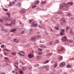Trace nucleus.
Segmentation results:
<instances>
[{
	"label": "nucleus",
	"instance_id": "obj_31",
	"mask_svg": "<svg viewBox=\"0 0 74 74\" xmlns=\"http://www.w3.org/2000/svg\"><path fill=\"white\" fill-rule=\"evenodd\" d=\"M68 4H70V5H71L72 4H73V3L72 2H68Z\"/></svg>",
	"mask_w": 74,
	"mask_h": 74
},
{
	"label": "nucleus",
	"instance_id": "obj_62",
	"mask_svg": "<svg viewBox=\"0 0 74 74\" xmlns=\"http://www.w3.org/2000/svg\"><path fill=\"white\" fill-rule=\"evenodd\" d=\"M63 74H67V73L65 72L63 73Z\"/></svg>",
	"mask_w": 74,
	"mask_h": 74
},
{
	"label": "nucleus",
	"instance_id": "obj_16",
	"mask_svg": "<svg viewBox=\"0 0 74 74\" xmlns=\"http://www.w3.org/2000/svg\"><path fill=\"white\" fill-rule=\"evenodd\" d=\"M62 21L64 23H66V20L64 18H63L62 19Z\"/></svg>",
	"mask_w": 74,
	"mask_h": 74
},
{
	"label": "nucleus",
	"instance_id": "obj_63",
	"mask_svg": "<svg viewBox=\"0 0 74 74\" xmlns=\"http://www.w3.org/2000/svg\"><path fill=\"white\" fill-rule=\"evenodd\" d=\"M73 18H74L71 17V19H73Z\"/></svg>",
	"mask_w": 74,
	"mask_h": 74
},
{
	"label": "nucleus",
	"instance_id": "obj_58",
	"mask_svg": "<svg viewBox=\"0 0 74 74\" xmlns=\"http://www.w3.org/2000/svg\"><path fill=\"white\" fill-rule=\"evenodd\" d=\"M12 73H15V71H12Z\"/></svg>",
	"mask_w": 74,
	"mask_h": 74
},
{
	"label": "nucleus",
	"instance_id": "obj_53",
	"mask_svg": "<svg viewBox=\"0 0 74 74\" xmlns=\"http://www.w3.org/2000/svg\"><path fill=\"white\" fill-rule=\"evenodd\" d=\"M55 29H56V30H59V28H58V27H56L55 28Z\"/></svg>",
	"mask_w": 74,
	"mask_h": 74
},
{
	"label": "nucleus",
	"instance_id": "obj_64",
	"mask_svg": "<svg viewBox=\"0 0 74 74\" xmlns=\"http://www.w3.org/2000/svg\"><path fill=\"white\" fill-rule=\"evenodd\" d=\"M15 73V74H18V73H17V72H16Z\"/></svg>",
	"mask_w": 74,
	"mask_h": 74
},
{
	"label": "nucleus",
	"instance_id": "obj_3",
	"mask_svg": "<svg viewBox=\"0 0 74 74\" xmlns=\"http://www.w3.org/2000/svg\"><path fill=\"white\" fill-rule=\"evenodd\" d=\"M38 26V24H34V22L33 21L32 24V27H36Z\"/></svg>",
	"mask_w": 74,
	"mask_h": 74
},
{
	"label": "nucleus",
	"instance_id": "obj_27",
	"mask_svg": "<svg viewBox=\"0 0 74 74\" xmlns=\"http://www.w3.org/2000/svg\"><path fill=\"white\" fill-rule=\"evenodd\" d=\"M40 48H45V47L43 45H40Z\"/></svg>",
	"mask_w": 74,
	"mask_h": 74
},
{
	"label": "nucleus",
	"instance_id": "obj_11",
	"mask_svg": "<svg viewBox=\"0 0 74 74\" xmlns=\"http://www.w3.org/2000/svg\"><path fill=\"white\" fill-rule=\"evenodd\" d=\"M39 3H40V1H36L34 2V5H38Z\"/></svg>",
	"mask_w": 74,
	"mask_h": 74
},
{
	"label": "nucleus",
	"instance_id": "obj_26",
	"mask_svg": "<svg viewBox=\"0 0 74 74\" xmlns=\"http://www.w3.org/2000/svg\"><path fill=\"white\" fill-rule=\"evenodd\" d=\"M6 15H8V17H10V13L7 12V13H6Z\"/></svg>",
	"mask_w": 74,
	"mask_h": 74
},
{
	"label": "nucleus",
	"instance_id": "obj_46",
	"mask_svg": "<svg viewBox=\"0 0 74 74\" xmlns=\"http://www.w3.org/2000/svg\"><path fill=\"white\" fill-rule=\"evenodd\" d=\"M12 18H10L9 19V21H12Z\"/></svg>",
	"mask_w": 74,
	"mask_h": 74
},
{
	"label": "nucleus",
	"instance_id": "obj_35",
	"mask_svg": "<svg viewBox=\"0 0 74 74\" xmlns=\"http://www.w3.org/2000/svg\"><path fill=\"white\" fill-rule=\"evenodd\" d=\"M20 53H23V54H25V52H24V51H20Z\"/></svg>",
	"mask_w": 74,
	"mask_h": 74
},
{
	"label": "nucleus",
	"instance_id": "obj_12",
	"mask_svg": "<svg viewBox=\"0 0 74 74\" xmlns=\"http://www.w3.org/2000/svg\"><path fill=\"white\" fill-rule=\"evenodd\" d=\"M18 62H16L14 63V66H15L16 68H18Z\"/></svg>",
	"mask_w": 74,
	"mask_h": 74
},
{
	"label": "nucleus",
	"instance_id": "obj_25",
	"mask_svg": "<svg viewBox=\"0 0 74 74\" xmlns=\"http://www.w3.org/2000/svg\"><path fill=\"white\" fill-rule=\"evenodd\" d=\"M70 33L71 34H74V32L72 30L70 31Z\"/></svg>",
	"mask_w": 74,
	"mask_h": 74
},
{
	"label": "nucleus",
	"instance_id": "obj_42",
	"mask_svg": "<svg viewBox=\"0 0 74 74\" xmlns=\"http://www.w3.org/2000/svg\"><path fill=\"white\" fill-rule=\"evenodd\" d=\"M24 32H25V31H22L21 32V34H22L24 33Z\"/></svg>",
	"mask_w": 74,
	"mask_h": 74
},
{
	"label": "nucleus",
	"instance_id": "obj_51",
	"mask_svg": "<svg viewBox=\"0 0 74 74\" xmlns=\"http://www.w3.org/2000/svg\"><path fill=\"white\" fill-rule=\"evenodd\" d=\"M69 42H70V43H72V40H69Z\"/></svg>",
	"mask_w": 74,
	"mask_h": 74
},
{
	"label": "nucleus",
	"instance_id": "obj_6",
	"mask_svg": "<svg viewBox=\"0 0 74 74\" xmlns=\"http://www.w3.org/2000/svg\"><path fill=\"white\" fill-rule=\"evenodd\" d=\"M34 56V55L32 53L29 54L28 55V57L29 58H33Z\"/></svg>",
	"mask_w": 74,
	"mask_h": 74
},
{
	"label": "nucleus",
	"instance_id": "obj_59",
	"mask_svg": "<svg viewBox=\"0 0 74 74\" xmlns=\"http://www.w3.org/2000/svg\"><path fill=\"white\" fill-rule=\"evenodd\" d=\"M3 53L4 55H6L7 54H6V53H5V52H4Z\"/></svg>",
	"mask_w": 74,
	"mask_h": 74
},
{
	"label": "nucleus",
	"instance_id": "obj_20",
	"mask_svg": "<svg viewBox=\"0 0 74 74\" xmlns=\"http://www.w3.org/2000/svg\"><path fill=\"white\" fill-rule=\"evenodd\" d=\"M32 32H33V29H30L29 30V33L30 34H31V33H32Z\"/></svg>",
	"mask_w": 74,
	"mask_h": 74
},
{
	"label": "nucleus",
	"instance_id": "obj_40",
	"mask_svg": "<svg viewBox=\"0 0 74 74\" xmlns=\"http://www.w3.org/2000/svg\"><path fill=\"white\" fill-rule=\"evenodd\" d=\"M40 37H41V36H40L38 35L37 36V38H40Z\"/></svg>",
	"mask_w": 74,
	"mask_h": 74
},
{
	"label": "nucleus",
	"instance_id": "obj_60",
	"mask_svg": "<svg viewBox=\"0 0 74 74\" xmlns=\"http://www.w3.org/2000/svg\"><path fill=\"white\" fill-rule=\"evenodd\" d=\"M0 26H1V27H2V28H3V27H3V26H2V25H0Z\"/></svg>",
	"mask_w": 74,
	"mask_h": 74
},
{
	"label": "nucleus",
	"instance_id": "obj_41",
	"mask_svg": "<svg viewBox=\"0 0 74 74\" xmlns=\"http://www.w3.org/2000/svg\"><path fill=\"white\" fill-rule=\"evenodd\" d=\"M33 22V20H29V23H31V22Z\"/></svg>",
	"mask_w": 74,
	"mask_h": 74
},
{
	"label": "nucleus",
	"instance_id": "obj_32",
	"mask_svg": "<svg viewBox=\"0 0 74 74\" xmlns=\"http://www.w3.org/2000/svg\"><path fill=\"white\" fill-rule=\"evenodd\" d=\"M53 42H51L50 43H49V45H51L52 44L53 45Z\"/></svg>",
	"mask_w": 74,
	"mask_h": 74
},
{
	"label": "nucleus",
	"instance_id": "obj_7",
	"mask_svg": "<svg viewBox=\"0 0 74 74\" xmlns=\"http://www.w3.org/2000/svg\"><path fill=\"white\" fill-rule=\"evenodd\" d=\"M59 42V40L56 39L55 40L54 42H53V45H55L58 44Z\"/></svg>",
	"mask_w": 74,
	"mask_h": 74
},
{
	"label": "nucleus",
	"instance_id": "obj_49",
	"mask_svg": "<svg viewBox=\"0 0 74 74\" xmlns=\"http://www.w3.org/2000/svg\"><path fill=\"white\" fill-rule=\"evenodd\" d=\"M8 26H12V23H11L8 24Z\"/></svg>",
	"mask_w": 74,
	"mask_h": 74
},
{
	"label": "nucleus",
	"instance_id": "obj_48",
	"mask_svg": "<svg viewBox=\"0 0 74 74\" xmlns=\"http://www.w3.org/2000/svg\"><path fill=\"white\" fill-rule=\"evenodd\" d=\"M69 27H67L66 28V30H69Z\"/></svg>",
	"mask_w": 74,
	"mask_h": 74
},
{
	"label": "nucleus",
	"instance_id": "obj_23",
	"mask_svg": "<svg viewBox=\"0 0 74 74\" xmlns=\"http://www.w3.org/2000/svg\"><path fill=\"white\" fill-rule=\"evenodd\" d=\"M49 61L48 60H47L46 61H45L44 62V64H46V63H48V62H49Z\"/></svg>",
	"mask_w": 74,
	"mask_h": 74
},
{
	"label": "nucleus",
	"instance_id": "obj_61",
	"mask_svg": "<svg viewBox=\"0 0 74 74\" xmlns=\"http://www.w3.org/2000/svg\"><path fill=\"white\" fill-rule=\"evenodd\" d=\"M5 26H8V24H5Z\"/></svg>",
	"mask_w": 74,
	"mask_h": 74
},
{
	"label": "nucleus",
	"instance_id": "obj_45",
	"mask_svg": "<svg viewBox=\"0 0 74 74\" xmlns=\"http://www.w3.org/2000/svg\"><path fill=\"white\" fill-rule=\"evenodd\" d=\"M1 48H3L4 47V45H1Z\"/></svg>",
	"mask_w": 74,
	"mask_h": 74
},
{
	"label": "nucleus",
	"instance_id": "obj_13",
	"mask_svg": "<svg viewBox=\"0 0 74 74\" xmlns=\"http://www.w3.org/2000/svg\"><path fill=\"white\" fill-rule=\"evenodd\" d=\"M13 41L15 42H18L19 40L16 38L14 39L13 40Z\"/></svg>",
	"mask_w": 74,
	"mask_h": 74
},
{
	"label": "nucleus",
	"instance_id": "obj_8",
	"mask_svg": "<svg viewBox=\"0 0 74 74\" xmlns=\"http://www.w3.org/2000/svg\"><path fill=\"white\" fill-rule=\"evenodd\" d=\"M31 40H33L34 41H35L37 40V38H36V36H34L32 37L31 38Z\"/></svg>",
	"mask_w": 74,
	"mask_h": 74
},
{
	"label": "nucleus",
	"instance_id": "obj_34",
	"mask_svg": "<svg viewBox=\"0 0 74 74\" xmlns=\"http://www.w3.org/2000/svg\"><path fill=\"white\" fill-rule=\"evenodd\" d=\"M17 4L18 7H21V3H18Z\"/></svg>",
	"mask_w": 74,
	"mask_h": 74
},
{
	"label": "nucleus",
	"instance_id": "obj_4",
	"mask_svg": "<svg viewBox=\"0 0 74 74\" xmlns=\"http://www.w3.org/2000/svg\"><path fill=\"white\" fill-rule=\"evenodd\" d=\"M66 65V64H65V62H61L59 66L60 67H61L63 66H65Z\"/></svg>",
	"mask_w": 74,
	"mask_h": 74
},
{
	"label": "nucleus",
	"instance_id": "obj_43",
	"mask_svg": "<svg viewBox=\"0 0 74 74\" xmlns=\"http://www.w3.org/2000/svg\"><path fill=\"white\" fill-rule=\"evenodd\" d=\"M20 74H23V73L22 71H20Z\"/></svg>",
	"mask_w": 74,
	"mask_h": 74
},
{
	"label": "nucleus",
	"instance_id": "obj_38",
	"mask_svg": "<svg viewBox=\"0 0 74 74\" xmlns=\"http://www.w3.org/2000/svg\"><path fill=\"white\" fill-rule=\"evenodd\" d=\"M64 34V32H61L60 33V34L61 36H63V34Z\"/></svg>",
	"mask_w": 74,
	"mask_h": 74
},
{
	"label": "nucleus",
	"instance_id": "obj_17",
	"mask_svg": "<svg viewBox=\"0 0 74 74\" xmlns=\"http://www.w3.org/2000/svg\"><path fill=\"white\" fill-rule=\"evenodd\" d=\"M4 51H6V52H11V50H8L7 49H4Z\"/></svg>",
	"mask_w": 74,
	"mask_h": 74
},
{
	"label": "nucleus",
	"instance_id": "obj_39",
	"mask_svg": "<svg viewBox=\"0 0 74 74\" xmlns=\"http://www.w3.org/2000/svg\"><path fill=\"white\" fill-rule=\"evenodd\" d=\"M52 53H49V54H47V56H51V55H52Z\"/></svg>",
	"mask_w": 74,
	"mask_h": 74
},
{
	"label": "nucleus",
	"instance_id": "obj_44",
	"mask_svg": "<svg viewBox=\"0 0 74 74\" xmlns=\"http://www.w3.org/2000/svg\"><path fill=\"white\" fill-rule=\"evenodd\" d=\"M38 55H41L42 54V52H39L38 53Z\"/></svg>",
	"mask_w": 74,
	"mask_h": 74
},
{
	"label": "nucleus",
	"instance_id": "obj_21",
	"mask_svg": "<svg viewBox=\"0 0 74 74\" xmlns=\"http://www.w3.org/2000/svg\"><path fill=\"white\" fill-rule=\"evenodd\" d=\"M16 29H14L11 30V32H16Z\"/></svg>",
	"mask_w": 74,
	"mask_h": 74
},
{
	"label": "nucleus",
	"instance_id": "obj_24",
	"mask_svg": "<svg viewBox=\"0 0 74 74\" xmlns=\"http://www.w3.org/2000/svg\"><path fill=\"white\" fill-rule=\"evenodd\" d=\"M4 59L5 60V61H6V62H8V58L7 57H5Z\"/></svg>",
	"mask_w": 74,
	"mask_h": 74
},
{
	"label": "nucleus",
	"instance_id": "obj_15",
	"mask_svg": "<svg viewBox=\"0 0 74 74\" xmlns=\"http://www.w3.org/2000/svg\"><path fill=\"white\" fill-rule=\"evenodd\" d=\"M45 68H46V70H47V71H48L49 70V69L47 66H43L42 67L43 69H45Z\"/></svg>",
	"mask_w": 74,
	"mask_h": 74
},
{
	"label": "nucleus",
	"instance_id": "obj_10",
	"mask_svg": "<svg viewBox=\"0 0 74 74\" xmlns=\"http://www.w3.org/2000/svg\"><path fill=\"white\" fill-rule=\"evenodd\" d=\"M14 4H15V2L14 1H13V3L10 2L9 3V4L8 5V6L9 7H11V6H12V5H14Z\"/></svg>",
	"mask_w": 74,
	"mask_h": 74
},
{
	"label": "nucleus",
	"instance_id": "obj_30",
	"mask_svg": "<svg viewBox=\"0 0 74 74\" xmlns=\"http://www.w3.org/2000/svg\"><path fill=\"white\" fill-rule=\"evenodd\" d=\"M46 2H47V1H42V2H41V4H45V3H46Z\"/></svg>",
	"mask_w": 74,
	"mask_h": 74
},
{
	"label": "nucleus",
	"instance_id": "obj_52",
	"mask_svg": "<svg viewBox=\"0 0 74 74\" xmlns=\"http://www.w3.org/2000/svg\"><path fill=\"white\" fill-rule=\"evenodd\" d=\"M61 51H63V50H64V48H63V47H61Z\"/></svg>",
	"mask_w": 74,
	"mask_h": 74
},
{
	"label": "nucleus",
	"instance_id": "obj_37",
	"mask_svg": "<svg viewBox=\"0 0 74 74\" xmlns=\"http://www.w3.org/2000/svg\"><path fill=\"white\" fill-rule=\"evenodd\" d=\"M67 66L68 68H71V65L69 64L67 65Z\"/></svg>",
	"mask_w": 74,
	"mask_h": 74
},
{
	"label": "nucleus",
	"instance_id": "obj_5",
	"mask_svg": "<svg viewBox=\"0 0 74 74\" xmlns=\"http://www.w3.org/2000/svg\"><path fill=\"white\" fill-rule=\"evenodd\" d=\"M67 40V37L66 36H64L62 38L61 40L62 41H66Z\"/></svg>",
	"mask_w": 74,
	"mask_h": 74
},
{
	"label": "nucleus",
	"instance_id": "obj_57",
	"mask_svg": "<svg viewBox=\"0 0 74 74\" xmlns=\"http://www.w3.org/2000/svg\"><path fill=\"white\" fill-rule=\"evenodd\" d=\"M58 51H59V52H61V51H62V50L60 49H59L58 50Z\"/></svg>",
	"mask_w": 74,
	"mask_h": 74
},
{
	"label": "nucleus",
	"instance_id": "obj_54",
	"mask_svg": "<svg viewBox=\"0 0 74 74\" xmlns=\"http://www.w3.org/2000/svg\"><path fill=\"white\" fill-rule=\"evenodd\" d=\"M61 31H62V32H65V30L64 29H62Z\"/></svg>",
	"mask_w": 74,
	"mask_h": 74
},
{
	"label": "nucleus",
	"instance_id": "obj_55",
	"mask_svg": "<svg viewBox=\"0 0 74 74\" xmlns=\"http://www.w3.org/2000/svg\"><path fill=\"white\" fill-rule=\"evenodd\" d=\"M38 27L39 28H41V26L40 25H38Z\"/></svg>",
	"mask_w": 74,
	"mask_h": 74
},
{
	"label": "nucleus",
	"instance_id": "obj_14",
	"mask_svg": "<svg viewBox=\"0 0 74 74\" xmlns=\"http://www.w3.org/2000/svg\"><path fill=\"white\" fill-rule=\"evenodd\" d=\"M11 54L12 55H14L15 56L16 55V52H12L11 53Z\"/></svg>",
	"mask_w": 74,
	"mask_h": 74
},
{
	"label": "nucleus",
	"instance_id": "obj_29",
	"mask_svg": "<svg viewBox=\"0 0 74 74\" xmlns=\"http://www.w3.org/2000/svg\"><path fill=\"white\" fill-rule=\"evenodd\" d=\"M18 55H20V56H24V55H22L21 54V53H20L19 52H18Z\"/></svg>",
	"mask_w": 74,
	"mask_h": 74
},
{
	"label": "nucleus",
	"instance_id": "obj_22",
	"mask_svg": "<svg viewBox=\"0 0 74 74\" xmlns=\"http://www.w3.org/2000/svg\"><path fill=\"white\" fill-rule=\"evenodd\" d=\"M58 66V65L56 63H55L53 65V66L55 68H56Z\"/></svg>",
	"mask_w": 74,
	"mask_h": 74
},
{
	"label": "nucleus",
	"instance_id": "obj_9",
	"mask_svg": "<svg viewBox=\"0 0 74 74\" xmlns=\"http://www.w3.org/2000/svg\"><path fill=\"white\" fill-rule=\"evenodd\" d=\"M26 12V10H25L24 9H22L20 11V12L22 14L23 13H24Z\"/></svg>",
	"mask_w": 74,
	"mask_h": 74
},
{
	"label": "nucleus",
	"instance_id": "obj_18",
	"mask_svg": "<svg viewBox=\"0 0 74 74\" xmlns=\"http://www.w3.org/2000/svg\"><path fill=\"white\" fill-rule=\"evenodd\" d=\"M11 23H12V24H14V25H15V20H13L12 22H11Z\"/></svg>",
	"mask_w": 74,
	"mask_h": 74
},
{
	"label": "nucleus",
	"instance_id": "obj_47",
	"mask_svg": "<svg viewBox=\"0 0 74 74\" xmlns=\"http://www.w3.org/2000/svg\"><path fill=\"white\" fill-rule=\"evenodd\" d=\"M38 51H42V49H41L38 48Z\"/></svg>",
	"mask_w": 74,
	"mask_h": 74
},
{
	"label": "nucleus",
	"instance_id": "obj_1",
	"mask_svg": "<svg viewBox=\"0 0 74 74\" xmlns=\"http://www.w3.org/2000/svg\"><path fill=\"white\" fill-rule=\"evenodd\" d=\"M60 7L63 10H66V11H67V10H68V9L69 8V6L63 3L61 4Z\"/></svg>",
	"mask_w": 74,
	"mask_h": 74
},
{
	"label": "nucleus",
	"instance_id": "obj_28",
	"mask_svg": "<svg viewBox=\"0 0 74 74\" xmlns=\"http://www.w3.org/2000/svg\"><path fill=\"white\" fill-rule=\"evenodd\" d=\"M66 16H71V14L70 13H69L68 14H66Z\"/></svg>",
	"mask_w": 74,
	"mask_h": 74
},
{
	"label": "nucleus",
	"instance_id": "obj_36",
	"mask_svg": "<svg viewBox=\"0 0 74 74\" xmlns=\"http://www.w3.org/2000/svg\"><path fill=\"white\" fill-rule=\"evenodd\" d=\"M22 69H23V70H26V67H25L24 66H23L22 67Z\"/></svg>",
	"mask_w": 74,
	"mask_h": 74
},
{
	"label": "nucleus",
	"instance_id": "obj_19",
	"mask_svg": "<svg viewBox=\"0 0 74 74\" xmlns=\"http://www.w3.org/2000/svg\"><path fill=\"white\" fill-rule=\"evenodd\" d=\"M62 59H63V57H62V56H60V57L58 59V60H62Z\"/></svg>",
	"mask_w": 74,
	"mask_h": 74
},
{
	"label": "nucleus",
	"instance_id": "obj_2",
	"mask_svg": "<svg viewBox=\"0 0 74 74\" xmlns=\"http://www.w3.org/2000/svg\"><path fill=\"white\" fill-rule=\"evenodd\" d=\"M2 18L3 19V20L0 18V22H3L4 21V22H7V21H8V18L7 17H2Z\"/></svg>",
	"mask_w": 74,
	"mask_h": 74
},
{
	"label": "nucleus",
	"instance_id": "obj_56",
	"mask_svg": "<svg viewBox=\"0 0 74 74\" xmlns=\"http://www.w3.org/2000/svg\"><path fill=\"white\" fill-rule=\"evenodd\" d=\"M1 30L2 32H4V30H5V29H2Z\"/></svg>",
	"mask_w": 74,
	"mask_h": 74
},
{
	"label": "nucleus",
	"instance_id": "obj_33",
	"mask_svg": "<svg viewBox=\"0 0 74 74\" xmlns=\"http://www.w3.org/2000/svg\"><path fill=\"white\" fill-rule=\"evenodd\" d=\"M37 7V5H33L32 6V8H36Z\"/></svg>",
	"mask_w": 74,
	"mask_h": 74
},
{
	"label": "nucleus",
	"instance_id": "obj_50",
	"mask_svg": "<svg viewBox=\"0 0 74 74\" xmlns=\"http://www.w3.org/2000/svg\"><path fill=\"white\" fill-rule=\"evenodd\" d=\"M3 10L4 11H8V9H4Z\"/></svg>",
	"mask_w": 74,
	"mask_h": 74
}]
</instances>
